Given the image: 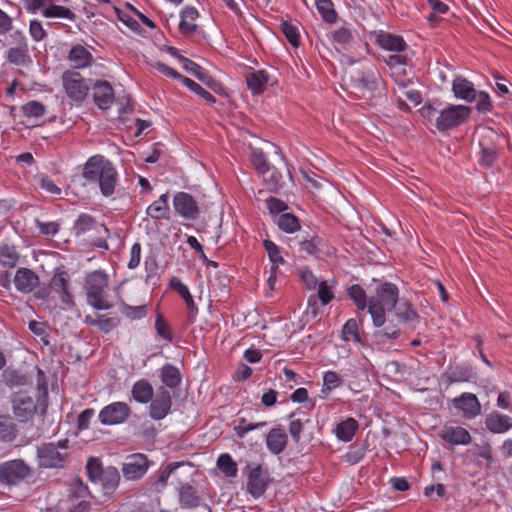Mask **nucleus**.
Masks as SVG:
<instances>
[{
	"mask_svg": "<svg viewBox=\"0 0 512 512\" xmlns=\"http://www.w3.org/2000/svg\"><path fill=\"white\" fill-rule=\"evenodd\" d=\"M419 111L421 116L433 124L439 132H445L465 123L472 110L465 105L432 101L425 103Z\"/></svg>",
	"mask_w": 512,
	"mask_h": 512,
	"instance_id": "f257e3e1",
	"label": "nucleus"
},
{
	"mask_svg": "<svg viewBox=\"0 0 512 512\" xmlns=\"http://www.w3.org/2000/svg\"><path fill=\"white\" fill-rule=\"evenodd\" d=\"M82 176L89 184L98 185L104 197L114 194L118 183V172L114 164L104 156L90 157L84 165Z\"/></svg>",
	"mask_w": 512,
	"mask_h": 512,
	"instance_id": "f03ea898",
	"label": "nucleus"
},
{
	"mask_svg": "<svg viewBox=\"0 0 512 512\" xmlns=\"http://www.w3.org/2000/svg\"><path fill=\"white\" fill-rule=\"evenodd\" d=\"M399 301V289L391 282H382L369 298L368 312L371 315L373 325L382 327L386 322V311H391Z\"/></svg>",
	"mask_w": 512,
	"mask_h": 512,
	"instance_id": "7ed1b4c3",
	"label": "nucleus"
},
{
	"mask_svg": "<svg viewBox=\"0 0 512 512\" xmlns=\"http://www.w3.org/2000/svg\"><path fill=\"white\" fill-rule=\"evenodd\" d=\"M68 449V439L42 443L37 447L38 467L45 469L64 468L69 459Z\"/></svg>",
	"mask_w": 512,
	"mask_h": 512,
	"instance_id": "20e7f679",
	"label": "nucleus"
},
{
	"mask_svg": "<svg viewBox=\"0 0 512 512\" xmlns=\"http://www.w3.org/2000/svg\"><path fill=\"white\" fill-rule=\"evenodd\" d=\"M108 275L101 270L88 273L85 277L87 302L97 310H108L112 305L107 300Z\"/></svg>",
	"mask_w": 512,
	"mask_h": 512,
	"instance_id": "39448f33",
	"label": "nucleus"
},
{
	"mask_svg": "<svg viewBox=\"0 0 512 512\" xmlns=\"http://www.w3.org/2000/svg\"><path fill=\"white\" fill-rule=\"evenodd\" d=\"M69 282L70 276L68 272L62 268H57L51 278L48 289L40 291L39 296L42 298H49L51 294H56L62 304L72 306L74 305V302Z\"/></svg>",
	"mask_w": 512,
	"mask_h": 512,
	"instance_id": "423d86ee",
	"label": "nucleus"
},
{
	"mask_svg": "<svg viewBox=\"0 0 512 512\" xmlns=\"http://www.w3.org/2000/svg\"><path fill=\"white\" fill-rule=\"evenodd\" d=\"M31 468L22 459H14L0 464V482L16 485L27 478Z\"/></svg>",
	"mask_w": 512,
	"mask_h": 512,
	"instance_id": "0eeeda50",
	"label": "nucleus"
},
{
	"mask_svg": "<svg viewBox=\"0 0 512 512\" xmlns=\"http://www.w3.org/2000/svg\"><path fill=\"white\" fill-rule=\"evenodd\" d=\"M62 82L67 96L75 102H83L90 90L79 72L66 71L62 76Z\"/></svg>",
	"mask_w": 512,
	"mask_h": 512,
	"instance_id": "6e6552de",
	"label": "nucleus"
},
{
	"mask_svg": "<svg viewBox=\"0 0 512 512\" xmlns=\"http://www.w3.org/2000/svg\"><path fill=\"white\" fill-rule=\"evenodd\" d=\"M131 409L125 402H113L104 406L98 415L101 424L106 426L124 423L130 416Z\"/></svg>",
	"mask_w": 512,
	"mask_h": 512,
	"instance_id": "1a4fd4ad",
	"label": "nucleus"
},
{
	"mask_svg": "<svg viewBox=\"0 0 512 512\" xmlns=\"http://www.w3.org/2000/svg\"><path fill=\"white\" fill-rule=\"evenodd\" d=\"M381 82L382 78L380 73L375 68H369L357 72L353 77L352 85L353 88L360 91L363 95L368 94L369 96H373Z\"/></svg>",
	"mask_w": 512,
	"mask_h": 512,
	"instance_id": "9d476101",
	"label": "nucleus"
},
{
	"mask_svg": "<svg viewBox=\"0 0 512 512\" xmlns=\"http://www.w3.org/2000/svg\"><path fill=\"white\" fill-rule=\"evenodd\" d=\"M175 213L185 220H196L199 216V207L192 195L187 192H177L173 197Z\"/></svg>",
	"mask_w": 512,
	"mask_h": 512,
	"instance_id": "9b49d317",
	"label": "nucleus"
},
{
	"mask_svg": "<svg viewBox=\"0 0 512 512\" xmlns=\"http://www.w3.org/2000/svg\"><path fill=\"white\" fill-rule=\"evenodd\" d=\"M149 468V460L145 454L135 453L127 456L122 466V473L127 480L142 478Z\"/></svg>",
	"mask_w": 512,
	"mask_h": 512,
	"instance_id": "f8f14e48",
	"label": "nucleus"
},
{
	"mask_svg": "<svg viewBox=\"0 0 512 512\" xmlns=\"http://www.w3.org/2000/svg\"><path fill=\"white\" fill-rule=\"evenodd\" d=\"M150 402L149 416L152 419L162 420L169 414L172 406V398L166 388L160 387L157 390L156 397Z\"/></svg>",
	"mask_w": 512,
	"mask_h": 512,
	"instance_id": "ddd939ff",
	"label": "nucleus"
},
{
	"mask_svg": "<svg viewBox=\"0 0 512 512\" xmlns=\"http://www.w3.org/2000/svg\"><path fill=\"white\" fill-rule=\"evenodd\" d=\"M439 438L451 446L468 445L472 441L469 431L461 426L445 424L438 432Z\"/></svg>",
	"mask_w": 512,
	"mask_h": 512,
	"instance_id": "4468645a",
	"label": "nucleus"
},
{
	"mask_svg": "<svg viewBox=\"0 0 512 512\" xmlns=\"http://www.w3.org/2000/svg\"><path fill=\"white\" fill-rule=\"evenodd\" d=\"M250 469L247 481V491L254 497L258 498L264 494L267 488V473L263 471L258 464L248 466Z\"/></svg>",
	"mask_w": 512,
	"mask_h": 512,
	"instance_id": "2eb2a0df",
	"label": "nucleus"
},
{
	"mask_svg": "<svg viewBox=\"0 0 512 512\" xmlns=\"http://www.w3.org/2000/svg\"><path fill=\"white\" fill-rule=\"evenodd\" d=\"M13 412L20 422L28 421L36 412L34 399L26 393H19L13 400Z\"/></svg>",
	"mask_w": 512,
	"mask_h": 512,
	"instance_id": "dca6fc26",
	"label": "nucleus"
},
{
	"mask_svg": "<svg viewBox=\"0 0 512 512\" xmlns=\"http://www.w3.org/2000/svg\"><path fill=\"white\" fill-rule=\"evenodd\" d=\"M170 286L183 298L186 304L188 310L187 323L189 325L194 324L198 314V307L194 302L189 288L178 277H172L170 280Z\"/></svg>",
	"mask_w": 512,
	"mask_h": 512,
	"instance_id": "f3484780",
	"label": "nucleus"
},
{
	"mask_svg": "<svg viewBox=\"0 0 512 512\" xmlns=\"http://www.w3.org/2000/svg\"><path fill=\"white\" fill-rule=\"evenodd\" d=\"M39 276L29 268H19L13 282L17 291L23 294L32 292L39 284Z\"/></svg>",
	"mask_w": 512,
	"mask_h": 512,
	"instance_id": "a211bd4d",
	"label": "nucleus"
},
{
	"mask_svg": "<svg viewBox=\"0 0 512 512\" xmlns=\"http://www.w3.org/2000/svg\"><path fill=\"white\" fill-rule=\"evenodd\" d=\"M453 405L464 413L467 418H475L481 413V404L473 393L465 392L453 399Z\"/></svg>",
	"mask_w": 512,
	"mask_h": 512,
	"instance_id": "6ab92c4d",
	"label": "nucleus"
},
{
	"mask_svg": "<svg viewBox=\"0 0 512 512\" xmlns=\"http://www.w3.org/2000/svg\"><path fill=\"white\" fill-rule=\"evenodd\" d=\"M245 78L247 87L253 95H261L269 85H273L271 75L264 69L252 70Z\"/></svg>",
	"mask_w": 512,
	"mask_h": 512,
	"instance_id": "aec40b11",
	"label": "nucleus"
},
{
	"mask_svg": "<svg viewBox=\"0 0 512 512\" xmlns=\"http://www.w3.org/2000/svg\"><path fill=\"white\" fill-rule=\"evenodd\" d=\"M93 99L96 106L102 110L111 107L114 102V91L108 81H97L93 88Z\"/></svg>",
	"mask_w": 512,
	"mask_h": 512,
	"instance_id": "412c9836",
	"label": "nucleus"
},
{
	"mask_svg": "<svg viewBox=\"0 0 512 512\" xmlns=\"http://www.w3.org/2000/svg\"><path fill=\"white\" fill-rule=\"evenodd\" d=\"M486 428L495 434H502L512 428V418L508 415L493 412L486 416Z\"/></svg>",
	"mask_w": 512,
	"mask_h": 512,
	"instance_id": "4be33fe9",
	"label": "nucleus"
},
{
	"mask_svg": "<svg viewBox=\"0 0 512 512\" xmlns=\"http://www.w3.org/2000/svg\"><path fill=\"white\" fill-rule=\"evenodd\" d=\"M287 442V433L282 428H273L266 435L267 449L275 455H278L285 450Z\"/></svg>",
	"mask_w": 512,
	"mask_h": 512,
	"instance_id": "5701e85b",
	"label": "nucleus"
},
{
	"mask_svg": "<svg viewBox=\"0 0 512 512\" xmlns=\"http://www.w3.org/2000/svg\"><path fill=\"white\" fill-rule=\"evenodd\" d=\"M452 91L456 98L462 99L466 102H473L476 100L477 91L471 81L463 77H457L452 83Z\"/></svg>",
	"mask_w": 512,
	"mask_h": 512,
	"instance_id": "b1692460",
	"label": "nucleus"
},
{
	"mask_svg": "<svg viewBox=\"0 0 512 512\" xmlns=\"http://www.w3.org/2000/svg\"><path fill=\"white\" fill-rule=\"evenodd\" d=\"M120 479L119 471L113 466H108L105 468V471L102 472L97 483L101 485L104 495H111L118 488Z\"/></svg>",
	"mask_w": 512,
	"mask_h": 512,
	"instance_id": "393cba45",
	"label": "nucleus"
},
{
	"mask_svg": "<svg viewBox=\"0 0 512 512\" xmlns=\"http://www.w3.org/2000/svg\"><path fill=\"white\" fill-rule=\"evenodd\" d=\"M146 214L154 220H169L170 208L168 204V194L164 193L153 201L146 209Z\"/></svg>",
	"mask_w": 512,
	"mask_h": 512,
	"instance_id": "a878e982",
	"label": "nucleus"
},
{
	"mask_svg": "<svg viewBox=\"0 0 512 512\" xmlns=\"http://www.w3.org/2000/svg\"><path fill=\"white\" fill-rule=\"evenodd\" d=\"M474 462L479 467H483L486 470L492 468L494 464V457L492 454V447L489 443L484 445L475 444L471 449Z\"/></svg>",
	"mask_w": 512,
	"mask_h": 512,
	"instance_id": "bb28decb",
	"label": "nucleus"
},
{
	"mask_svg": "<svg viewBox=\"0 0 512 512\" xmlns=\"http://www.w3.org/2000/svg\"><path fill=\"white\" fill-rule=\"evenodd\" d=\"M199 17L198 10L195 7L187 6L185 7L180 14V22H179V30L183 35L193 34L197 25L194 23L195 20Z\"/></svg>",
	"mask_w": 512,
	"mask_h": 512,
	"instance_id": "cd10ccee",
	"label": "nucleus"
},
{
	"mask_svg": "<svg viewBox=\"0 0 512 512\" xmlns=\"http://www.w3.org/2000/svg\"><path fill=\"white\" fill-rule=\"evenodd\" d=\"M68 60L74 68L81 69L91 65L93 55L82 45H75L68 54Z\"/></svg>",
	"mask_w": 512,
	"mask_h": 512,
	"instance_id": "c85d7f7f",
	"label": "nucleus"
},
{
	"mask_svg": "<svg viewBox=\"0 0 512 512\" xmlns=\"http://www.w3.org/2000/svg\"><path fill=\"white\" fill-rule=\"evenodd\" d=\"M131 394L136 402L147 404L153 399L154 389L146 379H140L134 383Z\"/></svg>",
	"mask_w": 512,
	"mask_h": 512,
	"instance_id": "c756f323",
	"label": "nucleus"
},
{
	"mask_svg": "<svg viewBox=\"0 0 512 512\" xmlns=\"http://www.w3.org/2000/svg\"><path fill=\"white\" fill-rule=\"evenodd\" d=\"M377 42L379 46L385 50L393 52H404L407 44L401 36L391 33H382L378 36Z\"/></svg>",
	"mask_w": 512,
	"mask_h": 512,
	"instance_id": "7c9ffc66",
	"label": "nucleus"
},
{
	"mask_svg": "<svg viewBox=\"0 0 512 512\" xmlns=\"http://www.w3.org/2000/svg\"><path fill=\"white\" fill-rule=\"evenodd\" d=\"M395 317L399 323L414 325L418 321V314L408 301H400L396 304Z\"/></svg>",
	"mask_w": 512,
	"mask_h": 512,
	"instance_id": "2f4dec72",
	"label": "nucleus"
},
{
	"mask_svg": "<svg viewBox=\"0 0 512 512\" xmlns=\"http://www.w3.org/2000/svg\"><path fill=\"white\" fill-rule=\"evenodd\" d=\"M18 436L15 421L8 415H0V442L12 443Z\"/></svg>",
	"mask_w": 512,
	"mask_h": 512,
	"instance_id": "473e14b6",
	"label": "nucleus"
},
{
	"mask_svg": "<svg viewBox=\"0 0 512 512\" xmlns=\"http://www.w3.org/2000/svg\"><path fill=\"white\" fill-rule=\"evenodd\" d=\"M179 503L182 508L191 509L199 506L200 496L196 489L190 485H182L179 489Z\"/></svg>",
	"mask_w": 512,
	"mask_h": 512,
	"instance_id": "72a5a7b5",
	"label": "nucleus"
},
{
	"mask_svg": "<svg viewBox=\"0 0 512 512\" xmlns=\"http://www.w3.org/2000/svg\"><path fill=\"white\" fill-rule=\"evenodd\" d=\"M358 428V422L354 418L348 417L337 424L335 433L339 440L349 442L353 439Z\"/></svg>",
	"mask_w": 512,
	"mask_h": 512,
	"instance_id": "f704fd0d",
	"label": "nucleus"
},
{
	"mask_svg": "<svg viewBox=\"0 0 512 512\" xmlns=\"http://www.w3.org/2000/svg\"><path fill=\"white\" fill-rule=\"evenodd\" d=\"M20 255L14 246L0 245V265L12 269L17 266Z\"/></svg>",
	"mask_w": 512,
	"mask_h": 512,
	"instance_id": "c9c22d12",
	"label": "nucleus"
},
{
	"mask_svg": "<svg viewBox=\"0 0 512 512\" xmlns=\"http://www.w3.org/2000/svg\"><path fill=\"white\" fill-rule=\"evenodd\" d=\"M41 13L46 18H64L72 21L75 19V14L69 8L52 2L48 3Z\"/></svg>",
	"mask_w": 512,
	"mask_h": 512,
	"instance_id": "e433bc0d",
	"label": "nucleus"
},
{
	"mask_svg": "<svg viewBox=\"0 0 512 512\" xmlns=\"http://www.w3.org/2000/svg\"><path fill=\"white\" fill-rule=\"evenodd\" d=\"M347 293L358 310L364 311L368 308L369 298H367L365 290L359 284L351 285Z\"/></svg>",
	"mask_w": 512,
	"mask_h": 512,
	"instance_id": "4c0bfd02",
	"label": "nucleus"
},
{
	"mask_svg": "<svg viewBox=\"0 0 512 512\" xmlns=\"http://www.w3.org/2000/svg\"><path fill=\"white\" fill-rule=\"evenodd\" d=\"M275 223L280 230L286 233H294L300 229L298 218L291 213L280 214L276 218Z\"/></svg>",
	"mask_w": 512,
	"mask_h": 512,
	"instance_id": "58836bf2",
	"label": "nucleus"
},
{
	"mask_svg": "<svg viewBox=\"0 0 512 512\" xmlns=\"http://www.w3.org/2000/svg\"><path fill=\"white\" fill-rule=\"evenodd\" d=\"M161 380L168 388H176L181 381L179 370L171 364L164 365L161 369Z\"/></svg>",
	"mask_w": 512,
	"mask_h": 512,
	"instance_id": "ea45409f",
	"label": "nucleus"
},
{
	"mask_svg": "<svg viewBox=\"0 0 512 512\" xmlns=\"http://www.w3.org/2000/svg\"><path fill=\"white\" fill-rule=\"evenodd\" d=\"M154 327L159 338L164 340L166 343H171L173 341L172 328L161 313H157Z\"/></svg>",
	"mask_w": 512,
	"mask_h": 512,
	"instance_id": "a19ab883",
	"label": "nucleus"
},
{
	"mask_svg": "<svg viewBox=\"0 0 512 512\" xmlns=\"http://www.w3.org/2000/svg\"><path fill=\"white\" fill-rule=\"evenodd\" d=\"M28 46L26 39L23 38L22 44L19 47H13L8 50L7 59L10 63L15 65H22L29 58Z\"/></svg>",
	"mask_w": 512,
	"mask_h": 512,
	"instance_id": "79ce46f5",
	"label": "nucleus"
},
{
	"mask_svg": "<svg viewBox=\"0 0 512 512\" xmlns=\"http://www.w3.org/2000/svg\"><path fill=\"white\" fill-rule=\"evenodd\" d=\"M263 246L268 254L269 260L272 263L271 268L278 270V267L285 263L283 256L281 255L280 248L271 240L265 239Z\"/></svg>",
	"mask_w": 512,
	"mask_h": 512,
	"instance_id": "37998d69",
	"label": "nucleus"
},
{
	"mask_svg": "<svg viewBox=\"0 0 512 512\" xmlns=\"http://www.w3.org/2000/svg\"><path fill=\"white\" fill-rule=\"evenodd\" d=\"M217 467L226 477H235L238 472L236 462L228 453H223L218 457Z\"/></svg>",
	"mask_w": 512,
	"mask_h": 512,
	"instance_id": "c03bdc74",
	"label": "nucleus"
},
{
	"mask_svg": "<svg viewBox=\"0 0 512 512\" xmlns=\"http://www.w3.org/2000/svg\"><path fill=\"white\" fill-rule=\"evenodd\" d=\"M281 31L285 35L288 42L294 46L298 47L300 44V34L298 24L292 21H282Z\"/></svg>",
	"mask_w": 512,
	"mask_h": 512,
	"instance_id": "a18cd8bd",
	"label": "nucleus"
},
{
	"mask_svg": "<svg viewBox=\"0 0 512 512\" xmlns=\"http://www.w3.org/2000/svg\"><path fill=\"white\" fill-rule=\"evenodd\" d=\"M267 425L266 422H249L246 418L241 417L237 420V424L234 426L235 435L239 439H243L246 434L255 429H261Z\"/></svg>",
	"mask_w": 512,
	"mask_h": 512,
	"instance_id": "49530a36",
	"label": "nucleus"
},
{
	"mask_svg": "<svg viewBox=\"0 0 512 512\" xmlns=\"http://www.w3.org/2000/svg\"><path fill=\"white\" fill-rule=\"evenodd\" d=\"M341 338L345 342L359 343L361 341L358 332V323L355 319H349L342 327Z\"/></svg>",
	"mask_w": 512,
	"mask_h": 512,
	"instance_id": "de8ad7c7",
	"label": "nucleus"
},
{
	"mask_svg": "<svg viewBox=\"0 0 512 512\" xmlns=\"http://www.w3.org/2000/svg\"><path fill=\"white\" fill-rule=\"evenodd\" d=\"M316 8L325 22L334 23L336 21L337 13L331 0H316Z\"/></svg>",
	"mask_w": 512,
	"mask_h": 512,
	"instance_id": "09e8293b",
	"label": "nucleus"
},
{
	"mask_svg": "<svg viewBox=\"0 0 512 512\" xmlns=\"http://www.w3.org/2000/svg\"><path fill=\"white\" fill-rule=\"evenodd\" d=\"M182 84L186 86L189 90L203 98L206 103L211 105L216 102V98L213 94H211L209 91L204 89L201 85H199L192 79L185 77L183 78Z\"/></svg>",
	"mask_w": 512,
	"mask_h": 512,
	"instance_id": "8fccbe9b",
	"label": "nucleus"
},
{
	"mask_svg": "<svg viewBox=\"0 0 512 512\" xmlns=\"http://www.w3.org/2000/svg\"><path fill=\"white\" fill-rule=\"evenodd\" d=\"M69 499L70 500L91 499V495H90L88 486L85 485L80 479L74 480L70 485Z\"/></svg>",
	"mask_w": 512,
	"mask_h": 512,
	"instance_id": "3c124183",
	"label": "nucleus"
},
{
	"mask_svg": "<svg viewBox=\"0 0 512 512\" xmlns=\"http://www.w3.org/2000/svg\"><path fill=\"white\" fill-rule=\"evenodd\" d=\"M45 111V106L37 101H30L22 106L23 115L36 120L41 118Z\"/></svg>",
	"mask_w": 512,
	"mask_h": 512,
	"instance_id": "603ef678",
	"label": "nucleus"
},
{
	"mask_svg": "<svg viewBox=\"0 0 512 512\" xmlns=\"http://www.w3.org/2000/svg\"><path fill=\"white\" fill-rule=\"evenodd\" d=\"M121 312L125 317L131 320H137L146 317L147 307L146 305L131 306L126 303H122Z\"/></svg>",
	"mask_w": 512,
	"mask_h": 512,
	"instance_id": "864d4df0",
	"label": "nucleus"
},
{
	"mask_svg": "<svg viewBox=\"0 0 512 512\" xmlns=\"http://www.w3.org/2000/svg\"><path fill=\"white\" fill-rule=\"evenodd\" d=\"M343 384L342 377L335 371L328 370L323 374V391H332Z\"/></svg>",
	"mask_w": 512,
	"mask_h": 512,
	"instance_id": "5fc2aeb1",
	"label": "nucleus"
},
{
	"mask_svg": "<svg viewBox=\"0 0 512 512\" xmlns=\"http://www.w3.org/2000/svg\"><path fill=\"white\" fill-rule=\"evenodd\" d=\"M320 244V240L317 237H313L311 239H303L298 241V250L302 255L312 256L318 252V246Z\"/></svg>",
	"mask_w": 512,
	"mask_h": 512,
	"instance_id": "6e6d98bb",
	"label": "nucleus"
},
{
	"mask_svg": "<svg viewBox=\"0 0 512 512\" xmlns=\"http://www.w3.org/2000/svg\"><path fill=\"white\" fill-rule=\"evenodd\" d=\"M86 471L89 479L92 482L97 483L102 475V472L105 471V468L102 467V463L99 459L90 458L86 465Z\"/></svg>",
	"mask_w": 512,
	"mask_h": 512,
	"instance_id": "4d7b16f0",
	"label": "nucleus"
},
{
	"mask_svg": "<svg viewBox=\"0 0 512 512\" xmlns=\"http://www.w3.org/2000/svg\"><path fill=\"white\" fill-rule=\"evenodd\" d=\"M119 324L116 317H108L107 315H96L95 327L104 333H109Z\"/></svg>",
	"mask_w": 512,
	"mask_h": 512,
	"instance_id": "13d9d810",
	"label": "nucleus"
},
{
	"mask_svg": "<svg viewBox=\"0 0 512 512\" xmlns=\"http://www.w3.org/2000/svg\"><path fill=\"white\" fill-rule=\"evenodd\" d=\"M251 161L259 173L267 175L269 172V164L261 150L256 149L252 152Z\"/></svg>",
	"mask_w": 512,
	"mask_h": 512,
	"instance_id": "bf43d9fd",
	"label": "nucleus"
},
{
	"mask_svg": "<svg viewBox=\"0 0 512 512\" xmlns=\"http://www.w3.org/2000/svg\"><path fill=\"white\" fill-rule=\"evenodd\" d=\"M178 58L182 63V68L186 72L193 74L199 80H203L205 78V72L201 66L183 56H178Z\"/></svg>",
	"mask_w": 512,
	"mask_h": 512,
	"instance_id": "052dcab7",
	"label": "nucleus"
},
{
	"mask_svg": "<svg viewBox=\"0 0 512 512\" xmlns=\"http://www.w3.org/2000/svg\"><path fill=\"white\" fill-rule=\"evenodd\" d=\"M116 14L118 20L124 23L129 29H131L135 33H141L142 28L137 20H135L131 15L121 11L120 9H116Z\"/></svg>",
	"mask_w": 512,
	"mask_h": 512,
	"instance_id": "680f3d73",
	"label": "nucleus"
},
{
	"mask_svg": "<svg viewBox=\"0 0 512 512\" xmlns=\"http://www.w3.org/2000/svg\"><path fill=\"white\" fill-rule=\"evenodd\" d=\"M29 33L35 42H40L47 36V33L43 28L41 21L36 19L30 21Z\"/></svg>",
	"mask_w": 512,
	"mask_h": 512,
	"instance_id": "e2e57ef3",
	"label": "nucleus"
},
{
	"mask_svg": "<svg viewBox=\"0 0 512 512\" xmlns=\"http://www.w3.org/2000/svg\"><path fill=\"white\" fill-rule=\"evenodd\" d=\"M476 101H477L476 109L478 112L487 113V112L491 111L492 100L488 93H486L484 91L477 92Z\"/></svg>",
	"mask_w": 512,
	"mask_h": 512,
	"instance_id": "0e129e2a",
	"label": "nucleus"
},
{
	"mask_svg": "<svg viewBox=\"0 0 512 512\" xmlns=\"http://www.w3.org/2000/svg\"><path fill=\"white\" fill-rule=\"evenodd\" d=\"M479 163L486 167H491L497 159V151L493 147H482Z\"/></svg>",
	"mask_w": 512,
	"mask_h": 512,
	"instance_id": "69168bd1",
	"label": "nucleus"
},
{
	"mask_svg": "<svg viewBox=\"0 0 512 512\" xmlns=\"http://www.w3.org/2000/svg\"><path fill=\"white\" fill-rule=\"evenodd\" d=\"M266 206L270 214L277 217L288 208L284 201L275 197L268 198L266 200Z\"/></svg>",
	"mask_w": 512,
	"mask_h": 512,
	"instance_id": "338daca9",
	"label": "nucleus"
},
{
	"mask_svg": "<svg viewBox=\"0 0 512 512\" xmlns=\"http://www.w3.org/2000/svg\"><path fill=\"white\" fill-rule=\"evenodd\" d=\"M317 286L318 298L323 305H327L334 299V292L326 281H321Z\"/></svg>",
	"mask_w": 512,
	"mask_h": 512,
	"instance_id": "774afa93",
	"label": "nucleus"
}]
</instances>
